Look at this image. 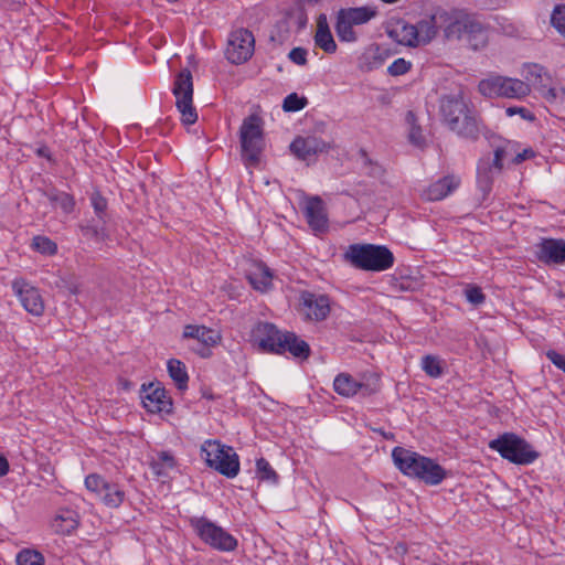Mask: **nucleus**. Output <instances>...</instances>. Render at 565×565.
Segmentation results:
<instances>
[{
	"mask_svg": "<svg viewBox=\"0 0 565 565\" xmlns=\"http://www.w3.org/2000/svg\"><path fill=\"white\" fill-rule=\"evenodd\" d=\"M508 116L520 115L523 119L533 121L535 119L534 114L524 107H508L505 110Z\"/></svg>",
	"mask_w": 565,
	"mask_h": 565,
	"instance_id": "53",
	"label": "nucleus"
},
{
	"mask_svg": "<svg viewBox=\"0 0 565 565\" xmlns=\"http://www.w3.org/2000/svg\"><path fill=\"white\" fill-rule=\"evenodd\" d=\"M491 146L493 147V159L497 168H503L504 161L513 163V157L520 148L519 142L499 137L491 140Z\"/></svg>",
	"mask_w": 565,
	"mask_h": 565,
	"instance_id": "22",
	"label": "nucleus"
},
{
	"mask_svg": "<svg viewBox=\"0 0 565 565\" xmlns=\"http://www.w3.org/2000/svg\"><path fill=\"white\" fill-rule=\"evenodd\" d=\"M543 98L548 103L562 102L565 98V88L561 85L550 84L543 92L540 93Z\"/></svg>",
	"mask_w": 565,
	"mask_h": 565,
	"instance_id": "43",
	"label": "nucleus"
},
{
	"mask_svg": "<svg viewBox=\"0 0 565 565\" xmlns=\"http://www.w3.org/2000/svg\"><path fill=\"white\" fill-rule=\"evenodd\" d=\"M90 202H92L95 213L98 215L99 218H102L104 212L107 209L106 199L104 196H102L99 193H93V195L90 196Z\"/></svg>",
	"mask_w": 565,
	"mask_h": 565,
	"instance_id": "49",
	"label": "nucleus"
},
{
	"mask_svg": "<svg viewBox=\"0 0 565 565\" xmlns=\"http://www.w3.org/2000/svg\"><path fill=\"white\" fill-rule=\"evenodd\" d=\"M252 338L263 352L281 354L284 332L274 323L257 322L252 329Z\"/></svg>",
	"mask_w": 565,
	"mask_h": 565,
	"instance_id": "13",
	"label": "nucleus"
},
{
	"mask_svg": "<svg viewBox=\"0 0 565 565\" xmlns=\"http://www.w3.org/2000/svg\"><path fill=\"white\" fill-rule=\"evenodd\" d=\"M288 57L291 62H294L297 65H306L307 64V50L303 47H294L289 54Z\"/></svg>",
	"mask_w": 565,
	"mask_h": 565,
	"instance_id": "50",
	"label": "nucleus"
},
{
	"mask_svg": "<svg viewBox=\"0 0 565 565\" xmlns=\"http://www.w3.org/2000/svg\"><path fill=\"white\" fill-rule=\"evenodd\" d=\"M248 279L255 289L265 291L271 286L273 274L266 265L262 264L256 271L248 275Z\"/></svg>",
	"mask_w": 565,
	"mask_h": 565,
	"instance_id": "34",
	"label": "nucleus"
},
{
	"mask_svg": "<svg viewBox=\"0 0 565 565\" xmlns=\"http://www.w3.org/2000/svg\"><path fill=\"white\" fill-rule=\"evenodd\" d=\"M460 184L454 175L444 177L424 190L422 196L427 201H439L452 193Z\"/></svg>",
	"mask_w": 565,
	"mask_h": 565,
	"instance_id": "21",
	"label": "nucleus"
},
{
	"mask_svg": "<svg viewBox=\"0 0 565 565\" xmlns=\"http://www.w3.org/2000/svg\"><path fill=\"white\" fill-rule=\"evenodd\" d=\"M167 369L170 377L173 380L175 386L180 391L188 388L189 375L186 366L178 359H170L167 363Z\"/></svg>",
	"mask_w": 565,
	"mask_h": 565,
	"instance_id": "29",
	"label": "nucleus"
},
{
	"mask_svg": "<svg viewBox=\"0 0 565 565\" xmlns=\"http://www.w3.org/2000/svg\"><path fill=\"white\" fill-rule=\"evenodd\" d=\"M544 68H545L544 66H542L540 64H535V63L525 64L523 66L522 75L524 76V78L526 81L524 83L529 85L530 89H531L532 84L537 82L536 79L540 77V75L542 74Z\"/></svg>",
	"mask_w": 565,
	"mask_h": 565,
	"instance_id": "44",
	"label": "nucleus"
},
{
	"mask_svg": "<svg viewBox=\"0 0 565 565\" xmlns=\"http://www.w3.org/2000/svg\"><path fill=\"white\" fill-rule=\"evenodd\" d=\"M315 44L328 54H332L337 51L338 46L330 31L327 17L324 14H321L318 18L317 31L315 34Z\"/></svg>",
	"mask_w": 565,
	"mask_h": 565,
	"instance_id": "24",
	"label": "nucleus"
},
{
	"mask_svg": "<svg viewBox=\"0 0 565 565\" xmlns=\"http://www.w3.org/2000/svg\"><path fill=\"white\" fill-rule=\"evenodd\" d=\"M149 466L158 478L167 477L175 467V459L170 451H159L156 457H151Z\"/></svg>",
	"mask_w": 565,
	"mask_h": 565,
	"instance_id": "28",
	"label": "nucleus"
},
{
	"mask_svg": "<svg viewBox=\"0 0 565 565\" xmlns=\"http://www.w3.org/2000/svg\"><path fill=\"white\" fill-rule=\"evenodd\" d=\"M31 247L35 252L46 256H53L57 253L56 243L44 235L34 236L32 238Z\"/></svg>",
	"mask_w": 565,
	"mask_h": 565,
	"instance_id": "37",
	"label": "nucleus"
},
{
	"mask_svg": "<svg viewBox=\"0 0 565 565\" xmlns=\"http://www.w3.org/2000/svg\"><path fill=\"white\" fill-rule=\"evenodd\" d=\"M546 358L561 371L565 373V354H562L555 350H548Z\"/></svg>",
	"mask_w": 565,
	"mask_h": 565,
	"instance_id": "52",
	"label": "nucleus"
},
{
	"mask_svg": "<svg viewBox=\"0 0 565 565\" xmlns=\"http://www.w3.org/2000/svg\"><path fill=\"white\" fill-rule=\"evenodd\" d=\"M553 26L565 36V6H556L551 15Z\"/></svg>",
	"mask_w": 565,
	"mask_h": 565,
	"instance_id": "45",
	"label": "nucleus"
},
{
	"mask_svg": "<svg viewBox=\"0 0 565 565\" xmlns=\"http://www.w3.org/2000/svg\"><path fill=\"white\" fill-rule=\"evenodd\" d=\"M439 113L443 122L457 136L477 140L481 134L476 111L461 95H446L440 98Z\"/></svg>",
	"mask_w": 565,
	"mask_h": 565,
	"instance_id": "2",
	"label": "nucleus"
},
{
	"mask_svg": "<svg viewBox=\"0 0 565 565\" xmlns=\"http://www.w3.org/2000/svg\"><path fill=\"white\" fill-rule=\"evenodd\" d=\"M172 92L182 124H194L198 120V113L193 106V82L190 70L183 68L177 74Z\"/></svg>",
	"mask_w": 565,
	"mask_h": 565,
	"instance_id": "9",
	"label": "nucleus"
},
{
	"mask_svg": "<svg viewBox=\"0 0 565 565\" xmlns=\"http://www.w3.org/2000/svg\"><path fill=\"white\" fill-rule=\"evenodd\" d=\"M308 104L306 97H299L297 93L287 95L282 103V109L287 113L299 111Z\"/></svg>",
	"mask_w": 565,
	"mask_h": 565,
	"instance_id": "40",
	"label": "nucleus"
},
{
	"mask_svg": "<svg viewBox=\"0 0 565 565\" xmlns=\"http://www.w3.org/2000/svg\"><path fill=\"white\" fill-rule=\"evenodd\" d=\"M388 34L399 44L418 46V38H416L417 31L415 30L414 24L405 22L397 23L388 31Z\"/></svg>",
	"mask_w": 565,
	"mask_h": 565,
	"instance_id": "27",
	"label": "nucleus"
},
{
	"mask_svg": "<svg viewBox=\"0 0 565 565\" xmlns=\"http://www.w3.org/2000/svg\"><path fill=\"white\" fill-rule=\"evenodd\" d=\"M141 402L143 407L152 414L170 413L172 411V401L167 395L166 390L154 386L152 383L148 386L142 385Z\"/></svg>",
	"mask_w": 565,
	"mask_h": 565,
	"instance_id": "15",
	"label": "nucleus"
},
{
	"mask_svg": "<svg viewBox=\"0 0 565 565\" xmlns=\"http://www.w3.org/2000/svg\"><path fill=\"white\" fill-rule=\"evenodd\" d=\"M535 255L544 264L565 263V241L543 238L537 245Z\"/></svg>",
	"mask_w": 565,
	"mask_h": 565,
	"instance_id": "17",
	"label": "nucleus"
},
{
	"mask_svg": "<svg viewBox=\"0 0 565 565\" xmlns=\"http://www.w3.org/2000/svg\"><path fill=\"white\" fill-rule=\"evenodd\" d=\"M437 19L445 41L463 43L473 51L487 46L488 30L475 14L462 9H437Z\"/></svg>",
	"mask_w": 565,
	"mask_h": 565,
	"instance_id": "1",
	"label": "nucleus"
},
{
	"mask_svg": "<svg viewBox=\"0 0 565 565\" xmlns=\"http://www.w3.org/2000/svg\"><path fill=\"white\" fill-rule=\"evenodd\" d=\"M537 82L532 84V87L536 89L539 93L543 92L550 84H552L553 78L551 74L544 68L540 77L536 79Z\"/></svg>",
	"mask_w": 565,
	"mask_h": 565,
	"instance_id": "51",
	"label": "nucleus"
},
{
	"mask_svg": "<svg viewBox=\"0 0 565 565\" xmlns=\"http://www.w3.org/2000/svg\"><path fill=\"white\" fill-rule=\"evenodd\" d=\"M305 215L311 230L323 233L328 230V216L323 201L319 196L308 199Z\"/></svg>",
	"mask_w": 565,
	"mask_h": 565,
	"instance_id": "20",
	"label": "nucleus"
},
{
	"mask_svg": "<svg viewBox=\"0 0 565 565\" xmlns=\"http://www.w3.org/2000/svg\"><path fill=\"white\" fill-rule=\"evenodd\" d=\"M344 257L355 268L369 271H384L394 265L393 253L383 245L353 244Z\"/></svg>",
	"mask_w": 565,
	"mask_h": 565,
	"instance_id": "4",
	"label": "nucleus"
},
{
	"mask_svg": "<svg viewBox=\"0 0 565 565\" xmlns=\"http://www.w3.org/2000/svg\"><path fill=\"white\" fill-rule=\"evenodd\" d=\"M353 26L354 25L340 9L337 13V21L334 24V30L339 40L342 42H355L358 40V35L353 30Z\"/></svg>",
	"mask_w": 565,
	"mask_h": 565,
	"instance_id": "30",
	"label": "nucleus"
},
{
	"mask_svg": "<svg viewBox=\"0 0 565 565\" xmlns=\"http://www.w3.org/2000/svg\"><path fill=\"white\" fill-rule=\"evenodd\" d=\"M365 60H369V70H373V68H377L380 67L384 60L382 57V54L380 52V49L379 47H375V49H372V50H369L365 55H364Z\"/></svg>",
	"mask_w": 565,
	"mask_h": 565,
	"instance_id": "48",
	"label": "nucleus"
},
{
	"mask_svg": "<svg viewBox=\"0 0 565 565\" xmlns=\"http://www.w3.org/2000/svg\"><path fill=\"white\" fill-rule=\"evenodd\" d=\"M255 39L247 29H237L230 33L225 55L235 65L247 62L254 54Z\"/></svg>",
	"mask_w": 565,
	"mask_h": 565,
	"instance_id": "11",
	"label": "nucleus"
},
{
	"mask_svg": "<svg viewBox=\"0 0 565 565\" xmlns=\"http://www.w3.org/2000/svg\"><path fill=\"white\" fill-rule=\"evenodd\" d=\"M202 397L206 399H214V395L210 390H205L202 392Z\"/></svg>",
	"mask_w": 565,
	"mask_h": 565,
	"instance_id": "58",
	"label": "nucleus"
},
{
	"mask_svg": "<svg viewBox=\"0 0 565 565\" xmlns=\"http://www.w3.org/2000/svg\"><path fill=\"white\" fill-rule=\"evenodd\" d=\"M502 168L494 166V159L492 162L489 158L480 159L477 166V183L479 189L488 194L491 191L494 175L500 173Z\"/></svg>",
	"mask_w": 565,
	"mask_h": 565,
	"instance_id": "23",
	"label": "nucleus"
},
{
	"mask_svg": "<svg viewBox=\"0 0 565 565\" xmlns=\"http://www.w3.org/2000/svg\"><path fill=\"white\" fill-rule=\"evenodd\" d=\"M239 140L245 166L247 168L257 167L264 150L262 119L258 116L250 115L243 120L239 128Z\"/></svg>",
	"mask_w": 565,
	"mask_h": 565,
	"instance_id": "6",
	"label": "nucleus"
},
{
	"mask_svg": "<svg viewBox=\"0 0 565 565\" xmlns=\"http://www.w3.org/2000/svg\"><path fill=\"white\" fill-rule=\"evenodd\" d=\"M534 157H535V151L531 147L524 148L522 150H520V148H519L516 150L515 156L513 157V164H520L523 161H525L527 159H532Z\"/></svg>",
	"mask_w": 565,
	"mask_h": 565,
	"instance_id": "54",
	"label": "nucleus"
},
{
	"mask_svg": "<svg viewBox=\"0 0 565 565\" xmlns=\"http://www.w3.org/2000/svg\"><path fill=\"white\" fill-rule=\"evenodd\" d=\"M201 455L206 465L226 478H234L239 471L237 454L230 446L217 440H205L201 446Z\"/></svg>",
	"mask_w": 565,
	"mask_h": 565,
	"instance_id": "7",
	"label": "nucleus"
},
{
	"mask_svg": "<svg viewBox=\"0 0 565 565\" xmlns=\"http://www.w3.org/2000/svg\"><path fill=\"white\" fill-rule=\"evenodd\" d=\"M46 198L53 204L54 207L61 209L65 214H70L74 210V198L66 192L51 190L46 193Z\"/></svg>",
	"mask_w": 565,
	"mask_h": 565,
	"instance_id": "33",
	"label": "nucleus"
},
{
	"mask_svg": "<svg viewBox=\"0 0 565 565\" xmlns=\"http://www.w3.org/2000/svg\"><path fill=\"white\" fill-rule=\"evenodd\" d=\"M422 369L430 377L438 379L444 374L441 360L438 356L427 354L422 358Z\"/></svg>",
	"mask_w": 565,
	"mask_h": 565,
	"instance_id": "38",
	"label": "nucleus"
},
{
	"mask_svg": "<svg viewBox=\"0 0 565 565\" xmlns=\"http://www.w3.org/2000/svg\"><path fill=\"white\" fill-rule=\"evenodd\" d=\"M409 140L411 142H413L414 145H417V146H420L424 141V138L422 136V132H420V128L418 127H413L411 132H409Z\"/></svg>",
	"mask_w": 565,
	"mask_h": 565,
	"instance_id": "55",
	"label": "nucleus"
},
{
	"mask_svg": "<svg viewBox=\"0 0 565 565\" xmlns=\"http://www.w3.org/2000/svg\"><path fill=\"white\" fill-rule=\"evenodd\" d=\"M412 64L411 62L404 60V58H397L387 68V72L392 76H399L407 73L411 68Z\"/></svg>",
	"mask_w": 565,
	"mask_h": 565,
	"instance_id": "47",
	"label": "nucleus"
},
{
	"mask_svg": "<svg viewBox=\"0 0 565 565\" xmlns=\"http://www.w3.org/2000/svg\"><path fill=\"white\" fill-rule=\"evenodd\" d=\"M18 565H44L43 555L34 550H23L17 555Z\"/></svg>",
	"mask_w": 565,
	"mask_h": 565,
	"instance_id": "39",
	"label": "nucleus"
},
{
	"mask_svg": "<svg viewBox=\"0 0 565 565\" xmlns=\"http://www.w3.org/2000/svg\"><path fill=\"white\" fill-rule=\"evenodd\" d=\"M281 340V354L289 352L295 358L301 360L309 358L311 352L309 344L305 340L300 339L296 333L286 331L284 332V338Z\"/></svg>",
	"mask_w": 565,
	"mask_h": 565,
	"instance_id": "25",
	"label": "nucleus"
},
{
	"mask_svg": "<svg viewBox=\"0 0 565 565\" xmlns=\"http://www.w3.org/2000/svg\"><path fill=\"white\" fill-rule=\"evenodd\" d=\"M478 89L486 97L522 98L530 94L529 85L523 81L500 75L480 81Z\"/></svg>",
	"mask_w": 565,
	"mask_h": 565,
	"instance_id": "10",
	"label": "nucleus"
},
{
	"mask_svg": "<svg viewBox=\"0 0 565 565\" xmlns=\"http://www.w3.org/2000/svg\"><path fill=\"white\" fill-rule=\"evenodd\" d=\"M77 525L75 513L71 510L63 511L52 521V529L58 534H71Z\"/></svg>",
	"mask_w": 565,
	"mask_h": 565,
	"instance_id": "31",
	"label": "nucleus"
},
{
	"mask_svg": "<svg viewBox=\"0 0 565 565\" xmlns=\"http://www.w3.org/2000/svg\"><path fill=\"white\" fill-rule=\"evenodd\" d=\"M488 446L514 465L527 466L540 457L539 451L530 443L514 433H504L490 440Z\"/></svg>",
	"mask_w": 565,
	"mask_h": 565,
	"instance_id": "5",
	"label": "nucleus"
},
{
	"mask_svg": "<svg viewBox=\"0 0 565 565\" xmlns=\"http://www.w3.org/2000/svg\"><path fill=\"white\" fill-rule=\"evenodd\" d=\"M465 295L466 299L475 306H479L486 300L484 294L478 286L469 285L465 290Z\"/></svg>",
	"mask_w": 565,
	"mask_h": 565,
	"instance_id": "46",
	"label": "nucleus"
},
{
	"mask_svg": "<svg viewBox=\"0 0 565 565\" xmlns=\"http://www.w3.org/2000/svg\"><path fill=\"white\" fill-rule=\"evenodd\" d=\"M301 305L309 319L321 321L324 320L330 312V301L326 295H316L305 291L301 295Z\"/></svg>",
	"mask_w": 565,
	"mask_h": 565,
	"instance_id": "18",
	"label": "nucleus"
},
{
	"mask_svg": "<svg viewBox=\"0 0 565 565\" xmlns=\"http://www.w3.org/2000/svg\"><path fill=\"white\" fill-rule=\"evenodd\" d=\"M361 169L364 174L374 179H382L385 174V168L376 161H373L364 150L360 151Z\"/></svg>",
	"mask_w": 565,
	"mask_h": 565,
	"instance_id": "35",
	"label": "nucleus"
},
{
	"mask_svg": "<svg viewBox=\"0 0 565 565\" xmlns=\"http://www.w3.org/2000/svg\"><path fill=\"white\" fill-rule=\"evenodd\" d=\"M12 289L18 296L23 308L33 316H41L44 311V302L38 288L23 279H15Z\"/></svg>",
	"mask_w": 565,
	"mask_h": 565,
	"instance_id": "14",
	"label": "nucleus"
},
{
	"mask_svg": "<svg viewBox=\"0 0 565 565\" xmlns=\"http://www.w3.org/2000/svg\"><path fill=\"white\" fill-rule=\"evenodd\" d=\"M45 151H46V149H40L38 153H39L40 156H45Z\"/></svg>",
	"mask_w": 565,
	"mask_h": 565,
	"instance_id": "59",
	"label": "nucleus"
},
{
	"mask_svg": "<svg viewBox=\"0 0 565 565\" xmlns=\"http://www.w3.org/2000/svg\"><path fill=\"white\" fill-rule=\"evenodd\" d=\"M190 524L199 537L214 550L233 552L237 548V540L222 526H218L209 519L194 516L190 519Z\"/></svg>",
	"mask_w": 565,
	"mask_h": 565,
	"instance_id": "8",
	"label": "nucleus"
},
{
	"mask_svg": "<svg viewBox=\"0 0 565 565\" xmlns=\"http://www.w3.org/2000/svg\"><path fill=\"white\" fill-rule=\"evenodd\" d=\"M334 391L343 397H352L359 392L364 396L371 395L376 391V387H372L370 384L356 381L349 373H340L333 381Z\"/></svg>",
	"mask_w": 565,
	"mask_h": 565,
	"instance_id": "19",
	"label": "nucleus"
},
{
	"mask_svg": "<svg viewBox=\"0 0 565 565\" xmlns=\"http://www.w3.org/2000/svg\"><path fill=\"white\" fill-rule=\"evenodd\" d=\"M10 466L8 459L0 454V477L6 476L9 472Z\"/></svg>",
	"mask_w": 565,
	"mask_h": 565,
	"instance_id": "56",
	"label": "nucleus"
},
{
	"mask_svg": "<svg viewBox=\"0 0 565 565\" xmlns=\"http://www.w3.org/2000/svg\"><path fill=\"white\" fill-rule=\"evenodd\" d=\"M108 482L97 473H90L85 478V487L88 491L96 493L98 497L103 494Z\"/></svg>",
	"mask_w": 565,
	"mask_h": 565,
	"instance_id": "42",
	"label": "nucleus"
},
{
	"mask_svg": "<svg viewBox=\"0 0 565 565\" xmlns=\"http://www.w3.org/2000/svg\"><path fill=\"white\" fill-rule=\"evenodd\" d=\"M256 471L258 478L265 481L277 482L278 476L271 468L270 463L265 458H259L256 461Z\"/></svg>",
	"mask_w": 565,
	"mask_h": 565,
	"instance_id": "41",
	"label": "nucleus"
},
{
	"mask_svg": "<svg viewBox=\"0 0 565 565\" xmlns=\"http://www.w3.org/2000/svg\"><path fill=\"white\" fill-rule=\"evenodd\" d=\"M392 458L403 475L418 479L426 484L437 486L447 477V471L439 463L416 451L395 447Z\"/></svg>",
	"mask_w": 565,
	"mask_h": 565,
	"instance_id": "3",
	"label": "nucleus"
},
{
	"mask_svg": "<svg viewBox=\"0 0 565 565\" xmlns=\"http://www.w3.org/2000/svg\"><path fill=\"white\" fill-rule=\"evenodd\" d=\"M183 338L194 341L190 349L199 354L201 358H210L212 352L211 348L215 347L221 335L217 331L205 326L188 324L183 329Z\"/></svg>",
	"mask_w": 565,
	"mask_h": 565,
	"instance_id": "12",
	"label": "nucleus"
},
{
	"mask_svg": "<svg viewBox=\"0 0 565 565\" xmlns=\"http://www.w3.org/2000/svg\"><path fill=\"white\" fill-rule=\"evenodd\" d=\"M289 148L298 159L308 161L318 153L328 152L331 146L317 136H307L295 138Z\"/></svg>",
	"mask_w": 565,
	"mask_h": 565,
	"instance_id": "16",
	"label": "nucleus"
},
{
	"mask_svg": "<svg viewBox=\"0 0 565 565\" xmlns=\"http://www.w3.org/2000/svg\"><path fill=\"white\" fill-rule=\"evenodd\" d=\"M99 498L107 507L118 508L125 500V492L117 484L108 482Z\"/></svg>",
	"mask_w": 565,
	"mask_h": 565,
	"instance_id": "36",
	"label": "nucleus"
},
{
	"mask_svg": "<svg viewBox=\"0 0 565 565\" xmlns=\"http://www.w3.org/2000/svg\"><path fill=\"white\" fill-rule=\"evenodd\" d=\"M341 11H343L353 25L365 24L377 14L375 8L367 6L341 9Z\"/></svg>",
	"mask_w": 565,
	"mask_h": 565,
	"instance_id": "32",
	"label": "nucleus"
},
{
	"mask_svg": "<svg viewBox=\"0 0 565 565\" xmlns=\"http://www.w3.org/2000/svg\"><path fill=\"white\" fill-rule=\"evenodd\" d=\"M414 28L417 31L418 45L429 43L437 35V32L440 31L437 10L431 15L419 20L414 24Z\"/></svg>",
	"mask_w": 565,
	"mask_h": 565,
	"instance_id": "26",
	"label": "nucleus"
},
{
	"mask_svg": "<svg viewBox=\"0 0 565 565\" xmlns=\"http://www.w3.org/2000/svg\"><path fill=\"white\" fill-rule=\"evenodd\" d=\"M98 234H99V231L95 226H88L85 228V235H87V236L97 237Z\"/></svg>",
	"mask_w": 565,
	"mask_h": 565,
	"instance_id": "57",
	"label": "nucleus"
}]
</instances>
